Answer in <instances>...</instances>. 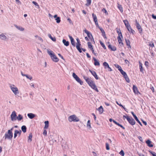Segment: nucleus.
Listing matches in <instances>:
<instances>
[{"mask_svg": "<svg viewBox=\"0 0 156 156\" xmlns=\"http://www.w3.org/2000/svg\"><path fill=\"white\" fill-rule=\"evenodd\" d=\"M47 52L48 55L50 56L51 59L54 62H58L59 60L58 58L56 56L53 51L48 50Z\"/></svg>", "mask_w": 156, "mask_h": 156, "instance_id": "1", "label": "nucleus"}, {"mask_svg": "<svg viewBox=\"0 0 156 156\" xmlns=\"http://www.w3.org/2000/svg\"><path fill=\"white\" fill-rule=\"evenodd\" d=\"M9 87L15 95L19 94V90L14 85L11 84L10 85Z\"/></svg>", "mask_w": 156, "mask_h": 156, "instance_id": "2", "label": "nucleus"}, {"mask_svg": "<svg viewBox=\"0 0 156 156\" xmlns=\"http://www.w3.org/2000/svg\"><path fill=\"white\" fill-rule=\"evenodd\" d=\"M68 119L69 122L72 121L77 122L79 121V118L75 115L69 116Z\"/></svg>", "mask_w": 156, "mask_h": 156, "instance_id": "3", "label": "nucleus"}, {"mask_svg": "<svg viewBox=\"0 0 156 156\" xmlns=\"http://www.w3.org/2000/svg\"><path fill=\"white\" fill-rule=\"evenodd\" d=\"M83 78L90 87H91V86H92L93 84L95 83L94 82L93 80H91L90 79L87 77L83 76Z\"/></svg>", "mask_w": 156, "mask_h": 156, "instance_id": "4", "label": "nucleus"}, {"mask_svg": "<svg viewBox=\"0 0 156 156\" xmlns=\"http://www.w3.org/2000/svg\"><path fill=\"white\" fill-rule=\"evenodd\" d=\"M13 136L12 132H10V131H8L7 132L5 133L4 136L5 139H8L11 140Z\"/></svg>", "mask_w": 156, "mask_h": 156, "instance_id": "5", "label": "nucleus"}, {"mask_svg": "<svg viewBox=\"0 0 156 156\" xmlns=\"http://www.w3.org/2000/svg\"><path fill=\"white\" fill-rule=\"evenodd\" d=\"M73 76L75 80L81 85L83 84V82L81 81L80 79L77 76L76 74L73 73Z\"/></svg>", "mask_w": 156, "mask_h": 156, "instance_id": "6", "label": "nucleus"}, {"mask_svg": "<svg viewBox=\"0 0 156 156\" xmlns=\"http://www.w3.org/2000/svg\"><path fill=\"white\" fill-rule=\"evenodd\" d=\"M76 41H77V43L76 44V48L81 53L82 52V50H81V49L80 48L81 44L80 43V40L78 38H77Z\"/></svg>", "mask_w": 156, "mask_h": 156, "instance_id": "7", "label": "nucleus"}, {"mask_svg": "<svg viewBox=\"0 0 156 156\" xmlns=\"http://www.w3.org/2000/svg\"><path fill=\"white\" fill-rule=\"evenodd\" d=\"M16 112L15 111H13L12 112L11 115V118L12 121H16Z\"/></svg>", "mask_w": 156, "mask_h": 156, "instance_id": "8", "label": "nucleus"}, {"mask_svg": "<svg viewBox=\"0 0 156 156\" xmlns=\"http://www.w3.org/2000/svg\"><path fill=\"white\" fill-rule=\"evenodd\" d=\"M92 17L93 18L94 21L95 22V24L96 26V27H99V25L98 24V19L97 18V17L95 15L94 13H93L92 14Z\"/></svg>", "mask_w": 156, "mask_h": 156, "instance_id": "9", "label": "nucleus"}, {"mask_svg": "<svg viewBox=\"0 0 156 156\" xmlns=\"http://www.w3.org/2000/svg\"><path fill=\"white\" fill-rule=\"evenodd\" d=\"M21 132L22 131L20 130H16L14 131V138H15L17 136V135L18 136H20L21 135Z\"/></svg>", "mask_w": 156, "mask_h": 156, "instance_id": "10", "label": "nucleus"}, {"mask_svg": "<svg viewBox=\"0 0 156 156\" xmlns=\"http://www.w3.org/2000/svg\"><path fill=\"white\" fill-rule=\"evenodd\" d=\"M136 28L139 30L140 33H141L142 32V30L141 27L139 23L137 22L136 20Z\"/></svg>", "mask_w": 156, "mask_h": 156, "instance_id": "11", "label": "nucleus"}, {"mask_svg": "<svg viewBox=\"0 0 156 156\" xmlns=\"http://www.w3.org/2000/svg\"><path fill=\"white\" fill-rule=\"evenodd\" d=\"M103 65L104 66L105 69L107 68L109 71H111L112 69L109 66L108 64L106 62H105L103 63Z\"/></svg>", "mask_w": 156, "mask_h": 156, "instance_id": "12", "label": "nucleus"}, {"mask_svg": "<svg viewBox=\"0 0 156 156\" xmlns=\"http://www.w3.org/2000/svg\"><path fill=\"white\" fill-rule=\"evenodd\" d=\"M133 89L134 93L136 94H140L139 91L137 87L135 85H133Z\"/></svg>", "mask_w": 156, "mask_h": 156, "instance_id": "13", "label": "nucleus"}, {"mask_svg": "<svg viewBox=\"0 0 156 156\" xmlns=\"http://www.w3.org/2000/svg\"><path fill=\"white\" fill-rule=\"evenodd\" d=\"M5 34H4V33H2L0 34V39L3 41H5L7 37L5 36Z\"/></svg>", "mask_w": 156, "mask_h": 156, "instance_id": "14", "label": "nucleus"}, {"mask_svg": "<svg viewBox=\"0 0 156 156\" xmlns=\"http://www.w3.org/2000/svg\"><path fill=\"white\" fill-rule=\"evenodd\" d=\"M127 121L131 125H133L135 124V121L133 118H128Z\"/></svg>", "mask_w": 156, "mask_h": 156, "instance_id": "15", "label": "nucleus"}, {"mask_svg": "<svg viewBox=\"0 0 156 156\" xmlns=\"http://www.w3.org/2000/svg\"><path fill=\"white\" fill-rule=\"evenodd\" d=\"M123 38L122 37H121L118 36L117 37V39L118 40V41L119 44H120V46H122L123 45V44L122 42V39Z\"/></svg>", "mask_w": 156, "mask_h": 156, "instance_id": "16", "label": "nucleus"}, {"mask_svg": "<svg viewBox=\"0 0 156 156\" xmlns=\"http://www.w3.org/2000/svg\"><path fill=\"white\" fill-rule=\"evenodd\" d=\"M69 37L70 40L71 42L72 45L75 47V42L73 37L70 35L69 36Z\"/></svg>", "mask_w": 156, "mask_h": 156, "instance_id": "17", "label": "nucleus"}, {"mask_svg": "<svg viewBox=\"0 0 156 156\" xmlns=\"http://www.w3.org/2000/svg\"><path fill=\"white\" fill-rule=\"evenodd\" d=\"M89 71L92 74L96 80L98 79V78L95 72L94 71H92L91 70H89Z\"/></svg>", "mask_w": 156, "mask_h": 156, "instance_id": "18", "label": "nucleus"}, {"mask_svg": "<svg viewBox=\"0 0 156 156\" xmlns=\"http://www.w3.org/2000/svg\"><path fill=\"white\" fill-rule=\"evenodd\" d=\"M146 143L147 146L150 147H152L153 146V145L151 144V141L149 140H148L146 141Z\"/></svg>", "mask_w": 156, "mask_h": 156, "instance_id": "19", "label": "nucleus"}, {"mask_svg": "<svg viewBox=\"0 0 156 156\" xmlns=\"http://www.w3.org/2000/svg\"><path fill=\"white\" fill-rule=\"evenodd\" d=\"M14 26L17 29L20 31H23L24 30V29L21 26H18L16 24H15Z\"/></svg>", "mask_w": 156, "mask_h": 156, "instance_id": "20", "label": "nucleus"}, {"mask_svg": "<svg viewBox=\"0 0 156 156\" xmlns=\"http://www.w3.org/2000/svg\"><path fill=\"white\" fill-rule=\"evenodd\" d=\"M84 31L85 32V33H86L87 34L88 37L89 38H90L91 37H92V34L90 32L88 31L86 29H85L84 30Z\"/></svg>", "mask_w": 156, "mask_h": 156, "instance_id": "21", "label": "nucleus"}, {"mask_svg": "<svg viewBox=\"0 0 156 156\" xmlns=\"http://www.w3.org/2000/svg\"><path fill=\"white\" fill-rule=\"evenodd\" d=\"M27 116L30 119H32L36 116V115L35 114L32 113L28 114Z\"/></svg>", "mask_w": 156, "mask_h": 156, "instance_id": "22", "label": "nucleus"}, {"mask_svg": "<svg viewBox=\"0 0 156 156\" xmlns=\"http://www.w3.org/2000/svg\"><path fill=\"white\" fill-rule=\"evenodd\" d=\"M98 27L100 29V30L101 32L102 35L105 38H106V37L105 34V32L104 30L102 28L100 27L99 26V27Z\"/></svg>", "mask_w": 156, "mask_h": 156, "instance_id": "23", "label": "nucleus"}, {"mask_svg": "<svg viewBox=\"0 0 156 156\" xmlns=\"http://www.w3.org/2000/svg\"><path fill=\"white\" fill-rule=\"evenodd\" d=\"M108 48H109L112 51H115L116 50V48L114 46H112L110 44H109L108 46Z\"/></svg>", "mask_w": 156, "mask_h": 156, "instance_id": "24", "label": "nucleus"}, {"mask_svg": "<svg viewBox=\"0 0 156 156\" xmlns=\"http://www.w3.org/2000/svg\"><path fill=\"white\" fill-rule=\"evenodd\" d=\"M91 87L97 92H98L99 91L98 90L95 83L93 84V85L91 86Z\"/></svg>", "mask_w": 156, "mask_h": 156, "instance_id": "25", "label": "nucleus"}, {"mask_svg": "<svg viewBox=\"0 0 156 156\" xmlns=\"http://www.w3.org/2000/svg\"><path fill=\"white\" fill-rule=\"evenodd\" d=\"M48 36L49 38L51 39L53 41L55 42L56 41V38L55 37H53L50 34H48Z\"/></svg>", "mask_w": 156, "mask_h": 156, "instance_id": "26", "label": "nucleus"}, {"mask_svg": "<svg viewBox=\"0 0 156 156\" xmlns=\"http://www.w3.org/2000/svg\"><path fill=\"white\" fill-rule=\"evenodd\" d=\"M62 42L64 45L66 46H68L69 45V42L68 41H66L65 39H63L62 40Z\"/></svg>", "mask_w": 156, "mask_h": 156, "instance_id": "27", "label": "nucleus"}, {"mask_svg": "<svg viewBox=\"0 0 156 156\" xmlns=\"http://www.w3.org/2000/svg\"><path fill=\"white\" fill-rule=\"evenodd\" d=\"M128 30L130 32H131L132 34H133L134 32V31L132 30V29L131 27H130V26L129 25V26H128L127 27H126Z\"/></svg>", "mask_w": 156, "mask_h": 156, "instance_id": "28", "label": "nucleus"}, {"mask_svg": "<svg viewBox=\"0 0 156 156\" xmlns=\"http://www.w3.org/2000/svg\"><path fill=\"white\" fill-rule=\"evenodd\" d=\"M45 126L44 129H47L49 126V122L48 121L44 122Z\"/></svg>", "mask_w": 156, "mask_h": 156, "instance_id": "29", "label": "nucleus"}, {"mask_svg": "<svg viewBox=\"0 0 156 156\" xmlns=\"http://www.w3.org/2000/svg\"><path fill=\"white\" fill-rule=\"evenodd\" d=\"M23 119V117L20 114H19L18 116L16 117V119L19 121H21Z\"/></svg>", "mask_w": 156, "mask_h": 156, "instance_id": "30", "label": "nucleus"}, {"mask_svg": "<svg viewBox=\"0 0 156 156\" xmlns=\"http://www.w3.org/2000/svg\"><path fill=\"white\" fill-rule=\"evenodd\" d=\"M123 76L124 77L127 83H129L130 82V80L128 78L127 74H126L123 75Z\"/></svg>", "mask_w": 156, "mask_h": 156, "instance_id": "31", "label": "nucleus"}, {"mask_svg": "<svg viewBox=\"0 0 156 156\" xmlns=\"http://www.w3.org/2000/svg\"><path fill=\"white\" fill-rule=\"evenodd\" d=\"M94 61V64L95 66H99L100 63L95 58H93Z\"/></svg>", "mask_w": 156, "mask_h": 156, "instance_id": "32", "label": "nucleus"}, {"mask_svg": "<svg viewBox=\"0 0 156 156\" xmlns=\"http://www.w3.org/2000/svg\"><path fill=\"white\" fill-rule=\"evenodd\" d=\"M123 21L125 24V25L126 27H127L128 26H129V25H130L129 24V22L127 20H124Z\"/></svg>", "mask_w": 156, "mask_h": 156, "instance_id": "33", "label": "nucleus"}, {"mask_svg": "<svg viewBox=\"0 0 156 156\" xmlns=\"http://www.w3.org/2000/svg\"><path fill=\"white\" fill-rule=\"evenodd\" d=\"M87 126L88 129H90L91 128L90 121L89 120H88L87 122Z\"/></svg>", "mask_w": 156, "mask_h": 156, "instance_id": "34", "label": "nucleus"}, {"mask_svg": "<svg viewBox=\"0 0 156 156\" xmlns=\"http://www.w3.org/2000/svg\"><path fill=\"white\" fill-rule=\"evenodd\" d=\"M98 110L100 114H101L103 112V109L102 106H100L98 109Z\"/></svg>", "mask_w": 156, "mask_h": 156, "instance_id": "35", "label": "nucleus"}, {"mask_svg": "<svg viewBox=\"0 0 156 156\" xmlns=\"http://www.w3.org/2000/svg\"><path fill=\"white\" fill-rule=\"evenodd\" d=\"M21 129L23 133H25L26 132L27 130L26 126H23L21 127Z\"/></svg>", "mask_w": 156, "mask_h": 156, "instance_id": "36", "label": "nucleus"}, {"mask_svg": "<svg viewBox=\"0 0 156 156\" xmlns=\"http://www.w3.org/2000/svg\"><path fill=\"white\" fill-rule=\"evenodd\" d=\"M125 41L126 42V45L127 46H129L130 48H131V46L130 45V42L129 41V40H127L126 39H125Z\"/></svg>", "mask_w": 156, "mask_h": 156, "instance_id": "37", "label": "nucleus"}, {"mask_svg": "<svg viewBox=\"0 0 156 156\" xmlns=\"http://www.w3.org/2000/svg\"><path fill=\"white\" fill-rule=\"evenodd\" d=\"M118 8L119 9L120 11V12H123V9H122V5H119V4H118Z\"/></svg>", "mask_w": 156, "mask_h": 156, "instance_id": "38", "label": "nucleus"}, {"mask_svg": "<svg viewBox=\"0 0 156 156\" xmlns=\"http://www.w3.org/2000/svg\"><path fill=\"white\" fill-rule=\"evenodd\" d=\"M139 64L140 71L142 72H143V70L142 66V64L140 62H139Z\"/></svg>", "mask_w": 156, "mask_h": 156, "instance_id": "39", "label": "nucleus"}, {"mask_svg": "<svg viewBox=\"0 0 156 156\" xmlns=\"http://www.w3.org/2000/svg\"><path fill=\"white\" fill-rule=\"evenodd\" d=\"M88 47L89 48H90V49H93V46L91 44V43L90 42H88L87 43Z\"/></svg>", "mask_w": 156, "mask_h": 156, "instance_id": "40", "label": "nucleus"}, {"mask_svg": "<svg viewBox=\"0 0 156 156\" xmlns=\"http://www.w3.org/2000/svg\"><path fill=\"white\" fill-rule=\"evenodd\" d=\"M32 133H30L28 137V141L31 142L32 141Z\"/></svg>", "mask_w": 156, "mask_h": 156, "instance_id": "41", "label": "nucleus"}, {"mask_svg": "<svg viewBox=\"0 0 156 156\" xmlns=\"http://www.w3.org/2000/svg\"><path fill=\"white\" fill-rule=\"evenodd\" d=\"M87 1V3L86 4V5L87 6L90 5L91 3V0H86Z\"/></svg>", "mask_w": 156, "mask_h": 156, "instance_id": "42", "label": "nucleus"}, {"mask_svg": "<svg viewBox=\"0 0 156 156\" xmlns=\"http://www.w3.org/2000/svg\"><path fill=\"white\" fill-rule=\"evenodd\" d=\"M117 33L118 34V35H119L118 36H120V37H122V33L120 30H117Z\"/></svg>", "mask_w": 156, "mask_h": 156, "instance_id": "43", "label": "nucleus"}, {"mask_svg": "<svg viewBox=\"0 0 156 156\" xmlns=\"http://www.w3.org/2000/svg\"><path fill=\"white\" fill-rule=\"evenodd\" d=\"M115 67L116 68H117L118 69V70L120 71L121 70H122L121 67L120 66H119V65L117 64H116V65H115Z\"/></svg>", "mask_w": 156, "mask_h": 156, "instance_id": "44", "label": "nucleus"}, {"mask_svg": "<svg viewBox=\"0 0 156 156\" xmlns=\"http://www.w3.org/2000/svg\"><path fill=\"white\" fill-rule=\"evenodd\" d=\"M136 120V121L141 126H142V124L141 122H140V121L139 120L137 117H135V118H134Z\"/></svg>", "mask_w": 156, "mask_h": 156, "instance_id": "45", "label": "nucleus"}, {"mask_svg": "<svg viewBox=\"0 0 156 156\" xmlns=\"http://www.w3.org/2000/svg\"><path fill=\"white\" fill-rule=\"evenodd\" d=\"M57 23H59L60 22V19L59 17H57L55 19Z\"/></svg>", "mask_w": 156, "mask_h": 156, "instance_id": "46", "label": "nucleus"}, {"mask_svg": "<svg viewBox=\"0 0 156 156\" xmlns=\"http://www.w3.org/2000/svg\"><path fill=\"white\" fill-rule=\"evenodd\" d=\"M25 76L28 79H29L30 80H31L32 79V76H29L28 75H26Z\"/></svg>", "mask_w": 156, "mask_h": 156, "instance_id": "47", "label": "nucleus"}, {"mask_svg": "<svg viewBox=\"0 0 156 156\" xmlns=\"http://www.w3.org/2000/svg\"><path fill=\"white\" fill-rule=\"evenodd\" d=\"M100 43L101 45V46H102V47H103V48L104 49H106V47L105 46L103 42H102L101 41H100Z\"/></svg>", "mask_w": 156, "mask_h": 156, "instance_id": "48", "label": "nucleus"}, {"mask_svg": "<svg viewBox=\"0 0 156 156\" xmlns=\"http://www.w3.org/2000/svg\"><path fill=\"white\" fill-rule=\"evenodd\" d=\"M106 147L107 150H109L110 149L109 145L108 143L106 144Z\"/></svg>", "mask_w": 156, "mask_h": 156, "instance_id": "49", "label": "nucleus"}, {"mask_svg": "<svg viewBox=\"0 0 156 156\" xmlns=\"http://www.w3.org/2000/svg\"><path fill=\"white\" fill-rule=\"evenodd\" d=\"M102 10L106 14V15H108V12L105 9H103Z\"/></svg>", "mask_w": 156, "mask_h": 156, "instance_id": "50", "label": "nucleus"}, {"mask_svg": "<svg viewBox=\"0 0 156 156\" xmlns=\"http://www.w3.org/2000/svg\"><path fill=\"white\" fill-rule=\"evenodd\" d=\"M32 3L35 5L38 6V8L39 7V6L38 5V3L36 2L35 1H33Z\"/></svg>", "mask_w": 156, "mask_h": 156, "instance_id": "51", "label": "nucleus"}, {"mask_svg": "<svg viewBox=\"0 0 156 156\" xmlns=\"http://www.w3.org/2000/svg\"><path fill=\"white\" fill-rule=\"evenodd\" d=\"M119 153L121 155H122V156H124L125 154L124 151L122 150L120 151Z\"/></svg>", "mask_w": 156, "mask_h": 156, "instance_id": "52", "label": "nucleus"}, {"mask_svg": "<svg viewBox=\"0 0 156 156\" xmlns=\"http://www.w3.org/2000/svg\"><path fill=\"white\" fill-rule=\"evenodd\" d=\"M120 72L123 75L126 74V73L122 69L120 70Z\"/></svg>", "mask_w": 156, "mask_h": 156, "instance_id": "53", "label": "nucleus"}, {"mask_svg": "<svg viewBox=\"0 0 156 156\" xmlns=\"http://www.w3.org/2000/svg\"><path fill=\"white\" fill-rule=\"evenodd\" d=\"M149 152L153 156H156V153L154 152H153L151 151H149Z\"/></svg>", "mask_w": 156, "mask_h": 156, "instance_id": "54", "label": "nucleus"}, {"mask_svg": "<svg viewBox=\"0 0 156 156\" xmlns=\"http://www.w3.org/2000/svg\"><path fill=\"white\" fill-rule=\"evenodd\" d=\"M149 152L153 156H156V153L154 152H153L151 151H149Z\"/></svg>", "mask_w": 156, "mask_h": 156, "instance_id": "55", "label": "nucleus"}, {"mask_svg": "<svg viewBox=\"0 0 156 156\" xmlns=\"http://www.w3.org/2000/svg\"><path fill=\"white\" fill-rule=\"evenodd\" d=\"M149 152L153 156H156V153L154 152H153L151 151H149Z\"/></svg>", "mask_w": 156, "mask_h": 156, "instance_id": "56", "label": "nucleus"}, {"mask_svg": "<svg viewBox=\"0 0 156 156\" xmlns=\"http://www.w3.org/2000/svg\"><path fill=\"white\" fill-rule=\"evenodd\" d=\"M113 122L115 123V124H116V125H117L118 126H120V125L121 124H119V123H118L117 122L115 121V120H113Z\"/></svg>", "mask_w": 156, "mask_h": 156, "instance_id": "57", "label": "nucleus"}, {"mask_svg": "<svg viewBox=\"0 0 156 156\" xmlns=\"http://www.w3.org/2000/svg\"><path fill=\"white\" fill-rule=\"evenodd\" d=\"M43 134L45 136H46L47 134V131L46 130H44L43 132Z\"/></svg>", "mask_w": 156, "mask_h": 156, "instance_id": "58", "label": "nucleus"}, {"mask_svg": "<svg viewBox=\"0 0 156 156\" xmlns=\"http://www.w3.org/2000/svg\"><path fill=\"white\" fill-rule=\"evenodd\" d=\"M145 65L147 67L149 66V62L147 61H146L145 62Z\"/></svg>", "mask_w": 156, "mask_h": 156, "instance_id": "59", "label": "nucleus"}, {"mask_svg": "<svg viewBox=\"0 0 156 156\" xmlns=\"http://www.w3.org/2000/svg\"><path fill=\"white\" fill-rule=\"evenodd\" d=\"M138 138L141 141L143 142V139L141 136H139L138 137Z\"/></svg>", "mask_w": 156, "mask_h": 156, "instance_id": "60", "label": "nucleus"}, {"mask_svg": "<svg viewBox=\"0 0 156 156\" xmlns=\"http://www.w3.org/2000/svg\"><path fill=\"white\" fill-rule=\"evenodd\" d=\"M128 118H129V117L128 116H125V115H124L123 116V118L124 119H126L127 120H128Z\"/></svg>", "mask_w": 156, "mask_h": 156, "instance_id": "61", "label": "nucleus"}, {"mask_svg": "<svg viewBox=\"0 0 156 156\" xmlns=\"http://www.w3.org/2000/svg\"><path fill=\"white\" fill-rule=\"evenodd\" d=\"M149 45L151 46V47L153 48V47L154 46V43H150L149 44Z\"/></svg>", "mask_w": 156, "mask_h": 156, "instance_id": "62", "label": "nucleus"}, {"mask_svg": "<svg viewBox=\"0 0 156 156\" xmlns=\"http://www.w3.org/2000/svg\"><path fill=\"white\" fill-rule=\"evenodd\" d=\"M58 55L61 58L63 59H64V58L60 54H58Z\"/></svg>", "mask_w": 156, "mask_h": 156, "instance_id": "63", "label": "nucleus"}, {"mask_svg": "<svg viewBox=\"0 0 156 156\" xmlns=\"http://www.w3.org/2000/svg\"><path fill=\"white\" fill-rule=\"evenodd\" d=\"M152 17L154 19H156V16H154V14L152 15Z\"/></svg>", "mask_w": 156, "mask_h": 156, "instance_id": "64", "label": "nucleus"}]
</instances>
